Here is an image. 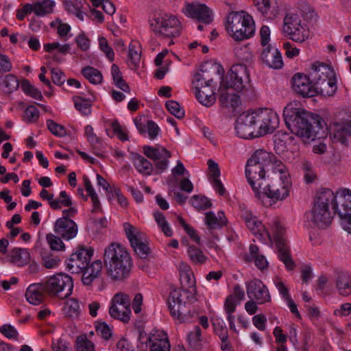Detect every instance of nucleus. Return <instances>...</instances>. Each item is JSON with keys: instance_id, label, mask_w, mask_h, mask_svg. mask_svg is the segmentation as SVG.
I'll use <instances>...</instances> for the list:
<instances>
[{"instance_id": "nucleus-48", "label": "nucleus", "mask_w": 351, "mask_h": 351, "mask_svg": "<svg viewBox=\"0 0 351 351\" xmlns=\"http://www.w3.org/2000/svg\"><path fill=\"white\" fill-rule=\"evenodd\" d=\"M235 54L243 62L250 63L252 61L253 55L247 45L237 47Z\"/></svg>"}, {"instance_id": "nucleus-15", "label": "nucleus", "mask_w": 351, "mask_h": 351, "mask_svg": "<svg viewBox=\"0 0 351 351\" xmlns=\"http://www.w3.org/2000/svg\"><path fill=\"white\" fill-rule=\"evenodd\" d=\"M247 294L250 299L255 300L259 304L271 301L267 287L258 279H254L247 284Z\"/></svg>"}, {"instance_id": "nucleus-17", "label": "nucleus", "mask_w": 351, "mask_h": 351, "mask_svg": "<svg viewBox=\"0 0 351 351\" xmlns=\"http://www.w3.org/2000/svg\"><path fill=\"white\" fill-rule=\"evenodd\" d=\"M237 134L242 138H253L258 137L256 135V130L249 113H243L237 119L235 124Z\"/></svg>"}, {"instance_id": "nucleus-5", "label": "nucleus", "mask_w": 351, "mask_h": 351, "mask_svg": "<svg viewBox=\"0 0 351 351\" xmlns=\"http://www.w3.org/2000/svg\"><path fill=\"white\" fill-rule=\"evenodd\" d=\"M226 29L234 40L239 41L254 35L255 25L252 17L247 12H232L226 18Z\"/></svg>"}, {"instance_id": "nucleus-32", "label": "nucleus", "mask_w": 351, "mask_h": 351, "mask_svg": "<svg viewBox=\"0 0 351 351\" xmlns=\"http://www.w3.org/2000/svg\"><path fill=\"white\" fill-rule=\"evenodd\" d=\"M337 191L334 193L330 189H321L317 193L315 203L328 207H329V204H331L332 208L333 204L337 202Z\"/></svg>"}, {"instance_id": "nucleus-16", "label": "nucleus", "mask_w": 351, "mask_h": 351, "mask_svg": "<svg viewBox=\"0 0 351 351\" xmlns=\"http://www.w3.org/2000/svg\"><path fill=\"white\" fill-rule=\"evenodd\" d=\"M292 87L293 90L304 97H313L316 94L315 86L309 78L304 74L296 73L292 77Z\"/></svg>"}, {"instance_id": "nucleus-14", "label": "nucleus", "mask_w": 351, "mask_h": 351, "mask_svg": "<svg viewBox=\"0 0 351 351\" xmlns=\"http://www.w3.org/2000/svg\"><path fill=\"white\" fill-rule=\"evenodd\" d=\"M333 214L339 219H351V191L348 189L337 191V199L332 207Z\"/></svg>"}, {"instance_id": "nucleus-24", "label": "nucleus", "mask_w": 351, "mask_h": 351, "mask_svg": "<svg viewBox=\"0 0 351 351\" xmlns=\"http://www.w3.org/2000/svg\"><path fill=\"white\" fill-rule=\"evenodd\" d=\"M29 258V253L26 249L15 247L8 253L5 260L12 264L21 267L26 265Z\"/></svg>"}, {"instance_id": "nucleus-49", "label": "nucleus", "mask_w": 351, "mask_h": 351, "mask_svg": "<svg viewBox=\"0 0 351 351\" xmlns=\"http://www.w3.org/2000/svg\"><path fill=\"white\" fill-rule=\"evenodd\" d=\"M46 239L51 250L62 251L64 250V244L61 240V237H58L57 234H47Z\"/></svg>"}, {"instance_id": "nucleus-8", "label": "nucleus", "mask_w": 351, "mask_h": 351, "mask_svg": "<svg viewBox=\"0 0 351 351\" xmlns=\"http://www.w3.org/2000/svg\"><path fill=\"white\" fill-rule=\"evenodd\" d=\"M269 233L271 234L278 248L280 260L285 264L287 270H293L295 264L291 256L286 228L280 221H276L272 223Z\"/></svg>"}, {"instance_id": "nucleus-63", "label": "nucleus", "mask_w": 351, "mask_h": 351, "mask_svg": "<svg viewBox=\"0 0 351 351\" xmlns=\"http://www.w3.org/2000/svg\"><path fill=\"white\" fill-rule=\"evenodd\" d=\"M180 224L190 237V238L197 244L200 242V237L198 236L196 230L190 225L186 223L185 221H180Z\"/></svg>"}, {"instance_id": "nucleus-52", "label": "nucleus", "mask_w": 351, "mask_h": 351, "mask_svg": "<svg viewBox=\"0 0 351 351\" xmlns=\"http://www.w3.org/2000/svg\"><path fill=\"white\" fill-rule=\"evenodd\" d=\"M190 202L194 208L198 210L206 209L212 205L210 201L207 197L201 195L193 196Z\"/></svg>"}, {"instance_id": "nucleus-12", "label": "nucleus", "mask_w": 351, "mask_h": 351, "mask_svg": "<svg viewBox=\"0 0 351 351\" xmlns=\"http://www.w3.org/2000/svg\"><path fill=\"white\" fill-rule=\"evenodd\" d=\"M110 316L127 323L130 319V299L129 296L122 292L116 293L112 299L109 309Z\"/></svg>"}, {"instance_id": "nucleus-30", "label": "nucleus", "mask_w": 351, "mask_h": 351, "mask_svg": "<svg viewBox=\"0 0 351 351\" xmlns=\"http://www.w3.org/2000/svg\"><path fill=\"white\" fill-rule=\"evenodd\" d=\"M102 269V263L99 260L95 261L90 265H87L86 269H83L82 280L84 285H89L94 279L98 277Z\"/></svg>"}, {"instance_id": "nucleus-22", "label": "nucleus", "mask_w": 351, "mask_h": 351, "mask_svg": "<svg viewBox=\"0 0 351 351\" xmlns=\"http://www.w3.org/2000/svg\"><path fill=\"white\" fill-rule=\"evenodd\" d=\"M335 284L339 295L348 296L351 294V277L347 271L336 270Z\"/></svg>"}, {"instance_id": "nucleus-39", "label": "nucleus", "mask_w": 351, "mask_h": 351, "mask_svg": "<svg viewBox=\"0 0 351 351\" xmlns=\"http://www.w3.org/2000/svg\"><path fill=\"white\" fill-rule=\"evenodd\" d=\"M84 182L85 185L86 191L88 195L91 198L93 203L92 213H97L101 210V204L97 197L96 192L95 191L90 180L87 176H84Z\"/></svg>"}, {"instance_id": "nucleus-40", "label": "nucleus", "mask_w": 351, "mask_h": 351, "mask_svg": "<svg viewBox=\"0 0 351 351\" xmlns=\"http://www.w3.org/2000/svg\"><path fill=\"white\" fill-rule=\"evenodd\" d=\"M135 254L141 259H147L151 253V250L149 247V243L145 237L141 239L140 241L135 242L133 245H131Z\"/></svg>"}, {"instance_id": "nucleus-33", "label": "nucleus", "mask_w": 351, "mask_h": 351, "mask_svg": "<svg viewBox=\"0 0 351 351\" xmlns=\"http://www.w3.org/2000/svg\"><path fill=\"white\" fill-rule=\"evenodd\" d=\"M315 88L317 93H319L323 96H332L337 89V78L328 80L324 82H317L315 83Z\"/></svg>"}, {"instance_id": "nucleus-3", "label": "nucleus", "mask_w": 351, "mask_h": 351, "mask_svg": "<svg viewBox=\"0 0 351 351\" xmlns=\"http://www.w3.org/2000/svg\"><path fill=\"white\" fill-rule=\"evenodd\" d=\"M280 160L271 152L264 149L256 150L247 160L245 175L248 183L254 193H257L260 182L265 181L267 176L275 171V165Z\"/></svg>"}, {"instance_id": "nucleus-2", "label": "nucleus", "mask_w": 351, "mask_h": 351, "mask_svg": "<svg viewBox=\"0 0 351 351\" xmlns=\"http://www.w3.org/2000/svg\"><path fill=\"white\" fill-rule=\"evenodd\" d=\"M291 181L290 175L286 166L280 160L275 165V171L271 172L267 176L264 182H260L257 193V196L261 195H265L273 203L278 201H282L287 198L289 195Z\"/></svg>"}, {"instance_id": "nucleus-64", "label": "nucleus", "mask_w": 351, "mask_h": 351, "mask_svg": "<svg viewBox=\"0 0 351 351\" xmlns=\"http://www.w3.org/2000/svg\"><path fill=\"white\" fill-rule=\"evenodd\" d=\"M274 284L285 300L291 297L288 288L280 278H276L274 280Z\"/></svg>"}, {"instance_id": "nucleus-61", "label": "nucleus", "mask_w": 351, "mask_h": 351, "mask_svg": "<svg viewBox=\"0 0 351 351\" xmlns=\"http://www.w3.org/2000/svg\"><path fill=\"white\" fill-rule=\"evenodd\" d=\"M5 86L8 88V91L11 93L16 90L19 87V81L16 77L12 74L7 75L3 80Z\"/></svg>"}, {"instance_id": "nucleus-58", "label": "nucleus", "mask_w": 351, "mask_h": 351, "mask_svg": "<svg viewBox=\"0 0 351 351\" xmlns=\"http://www.w3.org/2000/svg\"><path fill=\"white\" fill-rule=\"evenodd\" d=\"M39 118V111L34 106H28L24 112V119L27 123L36 122Z\"/></svg>"}, {"instance_id": "nucleus-26", "label": "nucleus", "mask_w": 351, "mask_h": 351, "mask_svg": "<svg viewBox=\"0 0 351 351\" xmlns=\"http://www.w3.org/2000/svg\"><path fill=\"white\" fill-rule=\"evenodd\" d=\"M263 125H265L262 134H269L274 132L278 127L279 117L276 112L270 108H263Z\"/></svg>"}, {"instance_id": "nucleus-38", "label": "nucleus", "mask_w": 351, "mask_h": 351, "mask_svg": "<svg viewBox=\"0 0 351 351\" xmlns=\"http://www.w3.org/2000/svg\"><path fill=\"white\" fill-rule=\"evenodd\" d=\"M206 93H202L200 89L195 90V95L198 101L206 107L213 106L216 101L215 93L214 90H207Z\"/></svg>"}, {"instance_id": "nucleus-28", "label": "nucleus", "mask_w": 351, "mask_h": 351, "mask_svg": "<svg viewBox=\"0 0 351 351\" xmlns=\"http://www.w3.org/2000/svg\"><path fill=\"white\" fill-rule=\"evenodd\" d=\"M180 283L182 289L187 291L188 289H195V280L190 267L185 263H181L179 266Z\"/></svg>"}, {"instance_id": "nucleus-34", "label": "nucleus", "mask_w": 351, "mask_h": 351, "mask_svg": "<svg viewBox=\"0 0 351 351\" xmlns=\"http://www.w3.org/2000/svg\"><path fill=\"white\" fill-rule=\"evenodd\" d=\"M221 93L219 102L223 107L234 110L241 104L240 96L237 93L229 92V89Z\"/></svg>"}, {"instance_id": "nucleus-13", "label": "nucleus", "mask_w": 351, "mask_h": 351, "mask_svg": "<svg viewBox=\"0 0 351 351\" xmlns=\"http://www.w3.org/2000/svg\"><path fill=\"white\" fill-rule=\"evenodd\" d=\"M93 255V250L84 247H78L66 261V268L72 274H80L86 269Z\"/></svg>"}, {"instance_id": "nucleus-9", "label": "nucleus", "mask_w": 351, "mask_h": 351, "mask_svg": "<svg viewBox=\"0 0 351 351\" xmlns=\"http://www.w3.org/2000/svg\"><path fill=\"white\" fill-rule=\"evenodd\" d=\"M44 290L50 296L64 299L72 293L73 282L71 277L67 274L58 273L43 283Z\"/></svg>"}, {"instance_id": "nucleus-25", "label": "nucleus", "mask_w": 351, "mask_h": 351, "mask_svg": "<svg viewBox=\"0 0 351 351\" xmlns=\"http://www.w3.org/2000/svg\"><path fill=\"white\" fill-rule=\"evenodd\" d=\"M351 136V123L349 122L337 123L332 127L330 136L334 142L346 144L348 137Z\"/></svg>"}, {"instance_id": "nucleus-59", "label": "nucleus", "mask_w": 351, "mask_h": 351, "mask_svg": "<svg viewBox=\"0 0 351 351\" xmlns=\"http://www.w3.org/2000/svg\"><path fill=\"white\" fill-rule=\"evenodd\" d=\"M100 49L106 55L110 61H113L114 53L112 49L109 46L107 40L104 37L99 38Z\"/></svg>"}, {"instance_id": "nucleus-7", "label": "nucleus", "mask_w": 351, "mask_h": 351, "mask_svg": "<svg viewBox=\"0 0 351 351\" xmlns=\"http://www.w3.org/2000/svg\"><path fill=\"white\" fill-rule=\"evenodd\" d=\"M220 88L233 89L243 95L249 96L252 93V90L247 66L243 64H236L232 66L226 81L221 82Z\"/></svg>"}, {"instance_id": "nucleus-43", "label": "nucleus", "mask_w": 351, "mask_h": 351, "mask_svg": "<svg viewBox=\"0 0 351 351\" xmlns=\"http://www.w3.org/2000/svg\"><path fill=\"white\" fill-rule=\"evenodd\" d=\"M82 73L83 75L93 84H100L102 81L103 77L101 72L92 66L84 68Z\"/></svg>"}, {"instance_id": "nucleus-50", "label": "nucleus", "mask_w": 351, "mask_h": 351, "mask_svg": "<svg viewBox=\"0 0 351 351\" xmlns=\"http://www.w3.org/2000/svg\"><path fill=\"white\" fill-rule=\"evenodd\" d=\"M165 106L167 110L177 119H182L184 116V110L180 104L174 100H169L166 102Z\"/></svg>"}, {"instance_id": "nucleus-44", "label": "nucleus", "mask_w": 351, "mask_h": 351, "mask_svg": "<svg viewBox=\"0 0 351 351\" xmlns=\"http://www.w3.org/2000/svg\"><path fill=\"white\" fill-rule=\"evenodd\" d=\"M150 346H155L162 343L163 342H169L167 334L163 330H153L148 338Z\"/></svg>"}, {"instance_id": "nucleus-46", "label": "nucleus", "mask_w": 351, "mask_h": 351, "mask_svg": "<svg viewBox=\"0 0 351 351\" xmlns=\"http://www.w3.org/2000/svg\"><path fill=\"white\" fill-rule=\"evenodd\" d=\"M54 2L49 0H44L42 2L34 3V13L37 16H44L51 12Z\"/></svg>"}, {"instance_id": "nucleus-27", "label": "nucleus", "mask_w": 351, "mask_h": 351, "mask_svg": "<svg viewBox=\"0 0 351 351\" xmlns=\"http://www.w3.org/2000/svg\"><path fill=\"white\" fill-rule=\"evenodd\" d=\"M221 70L223 69L219 64L206 62L202 65L200 71L195 73V77L213 82L214 77L220 75Z\"/></svg>"}, {"instance_id": "nucleus-21", "label": "nucleus", "mask_w": 351, "mask_h": 351, "mask_svg": "<svg viewBox=\"0 0 351 351\" xmlns=\"http://www.w3.org/2000/svg\"><path fill=\"white\" fill-rule=\"evenodd\" d=\"M254 5L263 16L268 19L276 18L280 8L276 0H255Z\"/></svg>"}, {"instance_id": "nucleus-4", "label": "nucleus", "mask_w": 351, "mask_h": 351, "mask_svg": "<svg viewBox=\"0 0 351 351\" xmlns=\"http://www.w3.org/2000/svg\"><path fill=\"white\" fill-rule=\"evenodd\" d=\"M104 262L107 274L113 280H123L130 273L132 267L131 256L125 247L112 242L104 250Z\"/></svg>"}, {"instance_id": "nucleus-62", "label": "nucleus", "mask_w": 351, "mask_h": 351, "mask_svg": "<svg viewBox=\"0 0 351 351\" xmlns=\"http://www.w3.org/2000/svg\"><path fill=\"white\" fill-rule=\"evenodd\" d=\"M51 80L55 84L61 86L64 83L66 80L65 75L64 73L59 69L52 68L51 70Z\"/></svg>"}, {"instance_id": "nucleus-55", "label": "nucleus", "mask_w": 351, "mask_h": 351, "mask_svg": "<svg viewBox=\"0 0 351 351\" xmlns=\"http://www.w3.org/2000/svg\"><path fill=\"white\" fill-rule=\"evenodd\" d=\"M47 128L55 136H64L66 134V128L63 125L56 123L53 120H47Z\"/></svg>"}, {"instance_id": "nucleus-42", "label": "nucleus", "mask_w": 351, "mask_h": 351, "mask_svg": "<svg viewBox=\"0 0 351 351\" xmlns=\"http://www.w3.org/2000/svg\"><path fill=\"white\" fill-rule=\"evenodd\" d=\"M249 114L252 123H254L255 129L256 130V135L258 136V137L265 135V134H262V132H263V130L265 127V125H263V108L254 110L251 113H249Z\"/></svg>"}, {"instance_id": "nucleus-23", "label": "nucleus", "mask_w": 351, "mask_h": 351, "mask_svg": "<svg viewBox=\"0 0 351 351\" xmlns=\"http://www.w3.org/2000/svg\"><path fill=\"white\" fill-rule=\"evenodd\" d=\"M312 69L311 76L315 83L337 78L334 70L325 64L315 63L312 66Z\"/></svg>"}, {"instance_id": "nucleus-47", "label": "nucleus", "mask_w": 351, "mask_h": 351, "mask_svg": "<svg viewBox=\"0 0 351 351\" xmlns=\"http://www.w3.org/2000/svg\"><path fill=\"white\" fill-rule=\"evenodd\" d=\"M21 86L23 92L34 99L42 100L43 97L41 92L32 85L28 80H25L21 82Z\"/></svg>"}, {"instance_id": "nucleus-54", "label": "nucleus", "mask_w": 351, "mask_h": 351, "mask_svg": "<svg viewBox=\"0 0 351 351\" xmlns=\"http://www.w3.org/2000/svg\"><path fill=\"white\" fill-rule=\"evenodd\" d=\"M95 331L99 336L105 340H109L112 335V330L105 322L97 323L95 325Z\"/></svg>"}, {"instance_id": "nucleus-37", "label": "nucleus", "mask_w": 351, "mask_h": 351, "mask_svg": "<svg viewBox=\"0 0 351 351\" xmlns=\"http://www.w3.org/2000/svg\"><path fill=\"white\" fill-rule=\"evenodd\" d=\"M123 228L130 245H133L135 242L140 241L141 239L145 237L143 232L128 222L123 223Z\"/></svg>"}, {"instance_id": "nucleus-41", "label": "nucleus", "mask_w": 351, "mask_h": 351, "mask_svg": "<svg viewBox=\"0 0 351 351\" xmlns=\"http://www.w3.org/2000/svg\"><path fill=\"white\" fill-rule=\"evenodd\" d=\"M64 314L71 318H77L80 313V304L75 298L69 299L63 307Z\"/></svg>"}, {"instance_id": "nucleus-29", "label": "nucleus", "mask_w": 351, "mask_h": 351, "mask_svg": "<svg viewBox=\"0 0 351 351\" xmlns=\"http://www.w3.org/2000/svg\"><path fill=\"white\" fill-rule=\"evenodd\" d=\"M44 285L41 283L30 285L26 290L27 300L33 305L41 304L45 298L43 294Z\"/></svg>"}, {"instance_id": "nucleus-56", "label": "nucleus", "mask_w": 351, "mask_h": 351, "mask_svg": "<svg viewBox=\"0 0 351 351\" xmlns=\"http://www.w3.org/2000/svg\"><path fill=\"white\" fill-rule=\"evenodd\" d=\"M129 58L130 61V66L134 68L138 66L141 60V50L139 47H136L134 45L129 46Z\"/></svg>"}, {"instance_id": "nucleus-35", "label": "nucleus", "mask_w": 351, "mask_h": 351, "mask_svg": "<svg viewBox=\"0 0 351 351\" xmlns=\"http://www.w3.org/2000/svg\"><path fill=\"white\" fill-rule=\"evenodd\" d=\"M311 215L313 219H333L336 217L333 214V210H329V207L317 203L314 204Z\"/></svg>"}, {"instance_id": "nucleus-18", "label": "nucleus", "mask_w": 351, "mask_h": 351, "mask_svg": "<svg viewBox=\"0 0 351 351\" xmlns=\"http://www.w3.org/2000/svg\"><path fill=\"white\" fill-rule=\"evenodd\" d=\"M184 13L186 16L205 24L210 23L213 20L211 11L204 4L188 3Z\"/></svg>"}, {"instance_id": "nucleus-45", "label": "nucleus", "mask_w": 351, "mask_h": 351, "mask_svg": "<svg viewBox=\"0 0 351 351\" xmlns=\"http://www.w3.org/2000/svg\"><path fill=\"white\" fill-rule=\"evenodd\" d=\"M75 343L77 351H95V344L88 339L86 335L78 336Z\"/></svg>"}, {"instance_id": "nucleus-57", "label": "nucleus", "mask_w": 351, "mask_h": 351, "mask_svg": "<svg viewBox=\"0 0 351 351\" xmlns=\"http://www.w3.org/2000/svg\"><path fill=\"white\" fill-rule=\"evenodd\" d=\"M74 102L76 109L83 114L88 115L90 113L91 104L88 101L80 97H77L74 99Z\"/></svg>"}, {"instance_id": "nucleus-6", "label": "nucleus", "mask_w": 351, "mask_h": 351, "mask_svg": "<svg viewBox=\"0 0 351 351\" xmlns=\"http://www.w3.org/2000/svg\"><path fill=\"white\" fill-rule=\"evenodd\" d=\"M150 30L160 38L178 36L182 30L180 21L173 15L167 13H154L148 20Z\"/></svg>"}, {"instance_id": "nucleus-10", "label": "nucleus", "mask_w": 351, "mask_h": 351, "mask_svg": "<svg viewBox=\"0 0 351 351\" xmlns=\"http://www.w3.org/2000/svg\"><path fill=\"white\" fill-rule=\"evenodd\" d=\"M182 288H173L169 293L168 298V306L171 316L180 323L184 322L191 317L190 310L183 301V293H187Z\"/></svg>"}, {"instance_id": "nucleus-11", "label": "nucleus", "mask_w": 351, "mask_h": 351, "mask_svg": "<svg viewBox=\"0 0 351 351\" xmlns=\"http://www.w3.org/2000/svg\"><path fill=\"white\" fill-rule=\"evenodd\" d=\"M282 30L289 38L298 43L305 41L309 36V31L301 25V20L296 15L285 16Z\"/></svg>"}, {"instance_id": "nucleus-60", "label": "nucleus", "mask_w": 351, "mask_h": 351, "mask_svg": "<svg viewBox=\"0 0 351 351\" xmlns=\"http://www.w3.org/2000/svg\"><path fill=\"white\" fill-rule=\"evenodd\" d=\"M0 332L8 339H17L19 333L17 330L10 324H4L0 327Z\"/></svg>"}, {"instance_id": "nucleus-36", "label": "nucleus", "mask_w": 351, "mask_h": 351, "mask_svg": "<svg viewBox=\"0 0 351 351\" xmlns=\"http://www.w3.org/2000/svg\"><path fill=\"white\" fill-rule=\"evenodd\" d=\"M143 153L150 159L157 161L163 158L171 157V153L165 147H143Z\"/></svg>"}, {"instance_id": "nucleus-20", "label": "nucleus", "mask_w": 351, "mask_h": 351, "mask_svg": "<svg viewBox=\"0 0 351 351\" xmlns=\"http://www.w3.org/2000/svg\"><path fill=\"white\" fill-rule=\"evenodd\" d=\"M53 230L58 237L70 240L77 234V226L74 221H56Z\"/></svg>"}, {"instance_id": "nucleus-1", "label": "nucleus", "mask_w": 351, "mask_h": 351, "mask_svg": "<svg viewBox=\"0 0 351 351\" xmlns=\"http://www.w3.org/2000/svg\"><path fill=\"white\" fill-rule=\"evenodd\" d=\"M283 116L289 130L300 137L304 143L321 138L325 134L323 121L317 114L287 106L284 110Z\"/></svg>"}, {"instance_id": "nucleus-51", "label": "nucleus", "mask_w": 351, "mask_h": 351, "mask_svg": "<svg viewBox=\"0 0 351 351\" xmlns=\"http://www.w3.org/2000/svg\"><path fill=\"white\" fill-rule=\"evenodd\" d=\"M246 226L254 234L263 235L265 232L268 237H270L269 231L263 224L262 221H246Z\"/></svg>"}, {"instance_id": "nucleus-53", "label": "nucleus", "mask_w": 351, "mask_h": 351, "mask_svg": "<svg viewBox=\"0 0 351 351\" xmlns=\"http://www.w3.org/2000/svg\"><path fill=\"white\" fill-rule=\"evenodd\" d=\"M190 259L195 263H203L206 261V256L203 252L195 246H190L188 250Z\"/></svg>"}, {"instance_id": "nucleus-31", "label": "nucleus", "mask_w": 351, "mask_h": 351, "mask_svg": "<svg viewBox=\"0 0 351 351\" xmlns=\"http://www.w3.org/2000/svg\"><path fill=\"white\" fill-rule=\"evenodd\" d=\"M130 158L136 169V170L141 174L145 176H149L153 171L152 164L142 155L131 152Z\"/></svg>"}, {"instance_id": "nucleus-19", "label": "nucleus", "mask_w": 351, "mask_h": 351, "mask_svg": "<svg viewBox=\"0 0 351 351\" xmlns=\"http://www.w3.org/2000/svg\"><path fill=\"white\" fill-rule=\"evenodd\" d=\"M261 56L263 62L270 68L280 69L284 65L281 53L270 45L263 50Z\"/></svg>"}]
</instances>
